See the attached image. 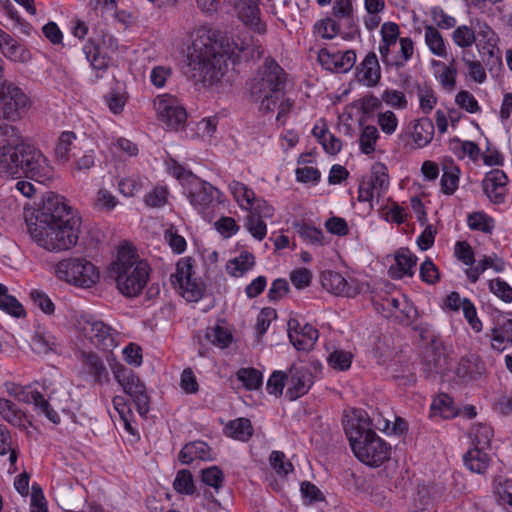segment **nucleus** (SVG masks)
I'll use <instances>...</instances> for the list:
<instances>
[{
    "label": "nucleus",
    "mask_w": 512,
    "mask_h": 512,
    "mask_svg": "<svg viewBox=\"0 0 512 512\" xmlns=\"http://www.w3.org/2000/svg\"><path fill=\"white\" fill-rule=\"evenodd\" d=\"M28 233L32 240L49 252L67 251L79 239L80 221L74 217L65 199L47 193L38 208L26 217Z\"/></svg>",
    "instance_id": "nucleus-1"
},
{
    "label": "nucleus",
    "mask_w": 512,
    "mask_h": 512,
    "mask_svg": "<svg viewBox=\"0 0 512 512\" xmlns=\"http://www.w3.org/2000/svg\"><path fill=\"white\" fill-rule=\"evenodd\" d=\"M233 47L220 51V45L215 39V33L205 26L199 27L192 33V43L188 48L186 76L195 84L205 87L218 82L227 69V55H236L249 47V40H233Z\"/></svg>",
    "instance_id": "nucleus-2"
},
{
    "label": "nucleus",
    "mask_w": 512,
    "mask_h": 512,
    "mask_svg": "<svg viewBox=\"0 0 512 512\" xmlns=\"http://www.w3.org/2000/svg\"><path fill=\"white\" fill-rule=\"evenodd\" d=\"M345 434L355 457L370 467H379L390 459L391 446L373 428L388 432L389 420L370 419L361 409L353 410L343 422Z\"/></svg>",
    "instance_id": "nucleus-3"
},
{
    "label": "nucleus",
    "mask_w": 512,
    "mask_h": 512,
    "mask_svg": "<svg viewBox=\"0 0 512 512\" xmlns=\"http://www.w3.org/2000/svg\"><path fill=\"white\" fill-rule=\"evenodd\" d=\"M287 81L288 74L277 61L265 58L254 77L247 82L250 97L259 103L260 112L267 114L275 110Z\"/></svg>",
    "instance_id": "nucleus-4"
},
{
    "label": "nucleus",
    "mask_w": 512,
    "mask_h": 512,
    "mask_svg": "<svg viewBox=\"0 0 512 512\" xmlns=\"http://www.w3.org/2000/svg\"><path fill=\"white\" fill-rule=\"evenodd\" d=\"M149 275V264L140 259L132 248L122 246L118 249L117 258L110 265V276L123 295H139L147 285Z\"/></svg>",
    "instance_id": "nucleus-5"
},
{
    "label": "nucleus",
    "mask_w": 512,
    "mask_h": 512,
    "mask_svg": "<svg viewBox=\"0 0 512 512\" xmlns=\"http://www.w3.org/2000/svg\"><path fill=\"white\" fill-rule=\"evenodd\" d=\"M0 174L16 179L24 176L45 183L52 179L53 167L39 148L27 142L22 145L16 158L12 157V163L0 170Z\"/></svg>",
    "instance_id": "nucleus-6"
},
{
    "label": "nucleus",
    "mask_w": 512,
    "mask_h": 512,
    "mask_svg": "<svg viewBox=\"0 0 512 512\" xmlns=\"http://www.w3.org/2000/svg\"><path fill=\"white\" fill-rule=\"evenodd\" d=\"M32 107L29 95L15 82L0 81V119L17 122L23 119Z\"/></svg>",
    "instance_id": "nucleus-7"
},
{
    "label": "nucleus",
    "mask_w": 512,
    "mask_h": 512,
    "mask_svg": "<svg viewBox=\"0 0 512 512\" xmlns=\"http://www.w3.org/2000/svg\"><path fill=\"white\" fill-rule=\"evenodd\" d=\"M58 279L82 288H89L99 280L95 265L82 257H71L59 261L55 266Z\"/></svg>",
    "instance_id": "nucleus-8"
},
{
    "label": "nucleus",
    "mask_w": 512,
    "mask_h": 512,
    "mask_svg": "<svg viewBox=\"0 0 512 512\" xmlns=\"http://www.w3.org/2000/svg\"><path fill=\"white\" fill-rule=\"evenodd\" d=\"M115 380L122 387L123 391L128 394L141 416H146L150 410V398L146 392L145 384L131 370L116 362L110 364Z\"/></svg>",
    "instance_id": "nucleus-9"
},
{
    "label": "nucleus",
    "mask_w": 512,
    "mask_h": 512,
    "mask_svg": "<svg viewBox=\"0 0 512 512\" xmlns=\"http://www.w3.org/2000/svg\"><path fill=\"white\" fill-rule=\"evenodd\" d=\"M78 328L85 338L102 351H112L118 346L119 333L101 320L81 316Z\"/></svg>",
    "instance_id": "nucleus-10"
},
{
    "label": "nucleus",
    "mask_w": 512,
    "mask_h": 512,
    "mask_svg": "<svg viewBox=\"0 0 512 512\" xmlns=\"http://www.w3.org/2000/svg\"><path fill=\"white\" fill-rule=\"evenodd\" d=\"M221 192L210 183L194 178L190 183L188 199L205 220L213 218L214 209L221 203Z\"/></svg>",
    "instance_id": "nucleus-11"
},
{
    "label": "nucleus",
    "mask_w": 512,
    "mask_h": 512,
    "mask_svg": "<svg viewBox=\"0 0 512 512\" xmlns=\"http://www.w3.org/2000/svg\"><path fill=\"white\" fill-rule=\"evenodd\" d=\"M170 281L189 302H196L203 296L205 287L194 277L191 258H182L177 262L176 272L171 275Z\"/></svg>",
    "instance_id": "nucleus-12"
},
{
    "label": "nucleus",
    "mask_w": 512,
    "mask_h": 512,
    "mask_svg": "<svg viewBox=\"0 0 512 512\" xmlns=\"http://www.w3.org/2000/svg\"><path fill=\"white\" fill-rule=\"evenodd\" d=\"M154 109L158 119L169 129L179 130L184 127L187 113L176 98L169 95L157 96L154 100Z\"/></svg>",
    "instance_id": "nucleus-13"
},
{
    "label": "nucleus",
    "mask_w": 512,
    "mask_h": 512,
    "mask_svg": "<svg viewBox=\"0 0 512 512\" xmlns=\"http://www.w3.org/2000/svg\"><path fill=\"white\" fill-rule=\"evenodd\" d=\"M26 143L16 126L0 124V170L12 163V157L16 158V154H19L20 148Z\"/></svg>",
    "instance_id": "nucleus-14"
},
{
    "label": "nucleus",
    "mask_w": 512,
    "mask_h": 512,
    "mask_svg": "<svg viewBox=\"0 0 512 512\" xmlns=\"http://www.w3.org/2000/svg\"><path fill=\"white\" fill-rule=\"evenodd\" d=\"M98 40H101L103 45L113 52L118 48V41L113 35L101 31L97 38L89 39L83 46V53L91 67L95 70L104 71L109 66V58L101 53L100 46L97 43Z\"/></svg>",
    "instance_id": "nucleus-15"
},
{
    "label": "nucleus",
    "mask_w": 512,
    "mask_h": 512,
    "mask_svg": "<svg viewBox=\"0 0 512 512\" xmlns=\"http://www.w3.org/2000/svg\"><path fill=\"white\" fill-rule=\"evenodd\" d=\"M318 61L326 70L336 73H346L355 65L356 53L353 50H347L341 53L329 48H321L318 52Z\"/></svg>",
    "instance_id": "nucleus-16"
},
{
    "label": "nucleus",
    "mask_w": 512,
    "mask_h": 512,
    "mask_svg": "<svg viewBox=\"0 0 512 512\" xmlns=\"http://www.w3.org/2000/svg\"><path fill=\"white\" fill-rule=\"evenodd\" d=\"M288 336L298 351H309L315 345L319 333L311 324L301 325L297 319H290L288 321Z\"/></svg>",
    "instance_id": "nucleus-17"
},
{
    "label": "nucleus",
    "mask_w": 512,
    "mask_h": 512,
    "mask_svg": "<svg viewBox=\"0 0 512 512\" xmlns=\"http://www.w3.org/2000/svg\"><path fill=\"white\" fill-rule=\"evenodd\" d=\"M313 384L311 372L303 367L293 365L287 375L286 396L290 400H296L305 395Z\"/></svg>",
    "instance_id": "nucleus-18"
},
{
    "label": "nucleus",
    "mask_w": 512,
    "mask_h": 512,
    "mask_svg": "<svg viewBox=\"0 0 512 512\" xmlns=\"http://www.w3.org/2000/svg\"><path fill=\"white\" fill-rule=\"evenodd\" d=\"M323 288L337 296L354 297L359 288L354 280L347 281L339 272L326 270L321 273Z\"/></svg>",
    "instance_id": "nucleus-19"
},
{
    "label": "nucleus",
    "mask_w": 512,
    "mask_h": 512,
    "mask_svg": "<svg viewBox=\"0 0 512 512\" xmlns=\"http://www.w3.org/2000/svg\"><path fill=\"white\" fill-rule=\"evenodd\" d=\"M507 175L503 170L493 169L482 180V189L494 204H502L506 198Z\"/></svg>",
    "instance_id": "nucleus-20"
},
{
    "label": "nucleus",
    "mask_w": 512,
    "mask_h": 512,
    "mask_svg": "<svg viewBox=\"0 0 512 512\" xmlns=\"http://www.w3.org/2000/svg\"><path fill=\"white\" fill-rule=\"evenodd\" d=\"M234 8L246 26L259 34L266 32V25L260 19L258 0H234Z\"/></svg>",
    "instance_id": "nucleus-21"
},
{
    "label": "nucleus",
    "mask_w": 512,
    "mask_h": 512,
    "mask_svg": "<svg viewBox=\"0 0 512 512\" xmlns=\"http://www.w3.org/2000/svg\"><path fill=\"white\" fill-rule=\"evenodd\" d=\"M16 400L23 403H33L39 413L44 414L52 423L58 424L60 422L59 414L51 408L49 402L40 392L22 386Z\"/></svg>",
    "instance_id": "nucleus-22"
},
{
    "label": "nucleus",
    "mask_w": 512,
    "mask_h": 512,
    "mask_svg": "<svg viewBox=\"0 0 512 512\" xmlns=\"http://www.w3.org/2000/svg\"><path fill=\"white\" fill-rule=\"evenodd\" d=\"M490 339L492 348L499 352L512 343V314L511 317L500 314L495 318Z\"/></svg>",
    "instance_id": "nucleus-23"
},
{
    "label": "nucleus",
    "mask_w": 512,
    "mask_h": 512,
    "mask_svg": "<svg viewBox=\"0 0 512 512\" xmlns=\"http://www.w3.org/2000/svg\"><path fill=\"white\" fill-rule=\"evenodd\" d=\"M356 70L358 81L367 87L376 86L381 79V68L374 52L368 53Z\"/></svg>",
    "instance_id": "nucleus-24"
},
{
    "label": "nucleus",
    "mask_w": 512,
    "mask_h": 512,
    "mask_svg": "<svg viewBox=\"0 0 512 512\" xmlns=\"http://www.w3.org/2000/svg\"><path fill=\"white\" fill-rule=\"evenodd\" d=\"M395 263L389 268V275L393 279H402L405 276H413L417 257L408 249L400 248L394 257Z\"/></svg>",
    "instance_id": "nucleus-25"
},
{
    "label": "nucleus",
    "mask_w": 512,
    "mask_h": 512,
    "mask_svg": "<svg viewBox=\"0 0 512 512\" xmlns=\"http://www.w3.org/2000/svg\"><path fill=\"white\" fill-rule=\"evenodd\" d=\"M485 372V363L474 354L462 357L456 369L457 376L466 382L482 378Z\"/></svg>",
    "instance_id": "nucleus-26"
},
{
    "label": "nucleus",
    "mask_w": 512,
    "mask_h": 512,
    "mask_svg": "<svg viewBox=\"0 0 512 512\" xmlns=\"http://www.w3.org/2000/svg\"><path fill=\"white\" fill-rule=\"evenodd\" d=\"M0 50L2 54L14 62H26L30 53L16 39L0 29Z\"/></svg>",
    "instance_id": "nucleus-27"
},
{
    "label": "nucleus",
    "mask_w": 512,
    "mask_h": 512,
    "mask_svg": "<svg viewBox=\"0 0 512 512\" xmlns=\"http://www.w3.org/2000/svg\"><path fill=\"white\" fill-rule=\"evenodd\" d=\"M421 365L425 378L433 379L443 370L445 357L436 347L428 346L423 353Z\"/></svg>",
    "instance_id": "nucleus-28"
},
{
    "label": "nucleus",
    "mask_w": 512,
    "mask_h": 512,
    "mask_svg": "<svg viewBox=\"0 0 512 512\" xmlns=\"http://www.w3.org/2000/svg\"><path fill=\"white\" fill-rule=\"evenodd\" d=\"M80 359L87 370L93 376L94 381L98 384H104L109 380L108 371L102 359L93 352H81Z\"/></svg>",
    "instance_id": "nucleus-29"
},
{
    "label": "nucleus",
    "mask_w": 512,
    "mask_h": 512,
    "mask_svg": "<svg viewBox=\"0 0 512 512\" xmlns=\"http://www.w3.org/2000/svg\"><path fill=\"white\" fill-rule=\"evenodd\" d=\"M179 461L182 464L189 465L194 460H209L211 459L210 447L203 441H194L186 444L178 455Z\"/></svg>",
    "instance_id": "nucleus-30"
},
{
    "label": "nucleus",
    "mask_w": 512,
    "mask_h": 512,
    "mask_svg": "<svg viewBox=\"0 0 512 512\" xmlns=\"http://www.w3.org/2000/svg\"><path fill=\"white\" fill-rule=\"evenodd\" d=\"M0 415L9 424L21 430L26 429L27 424H30L25 413L16 404L5 398L0 399Z\"/></svg>",
    "instance_id": "nucleus-31"
},
{
    "label": "nucleus",
    "mask_w": 512,
    "mask_h": 512,
    "mask_svg": "<svg viewBox=\"0 0 512 512\" xmlns=\"http://www.w3.org/2000/svg\"><path fill=\"white\" fill-rule=\"evenodd\" d=\"M486 449L473 447L463 456L464 465L474 473L483 474L489 467L490 457Z\"/></svg>",
    "instance_id": "nucleus-32"
},
{
    "label": "nucleus",
    "mask_w": 512,
    "mask_h": 512,
    "mask_svg": "<svg viewBox=\"0 0 512 512\" xmlns=\"http://www.w3.org/2000/svg\"><path fill=\"white\" fill-rule=\"evenodd\" d=\"M424 40L429 51L437 57L446 58L448 55L446 42L438 28L433 25H425Z\"/></svg>",
    "instance_id": "nucleus-33"
},
{
    "label": "nucleus",
    "mask_w": 512,
    "mask_h": 512,
    "mask_svg": "<svg viewBox=\"0 0 512 512\" xmlns=\"http://www.w3.org/2000/svg\"><path fill=\"white\" fill-rule=\"evenodd\" d=\"M454 64V58L451 60L449 65L438 60L432 61V65L434 67L440 68L436 71V79L439 81L442 87L449 92L453 91L456 87L457 69Z\"/></svg>",
    "instance_id": "nucleus-34"
},
{
    "label": "nucleus",
    "mask_w": 512,
    "mask_h": 512,
    "mask_svg": "<svg viewBox=\"0 0 512 512\" xmlns=\"http://www.w3.org/2000/svg\"><path fill=\"white\" fill-rule=\"evenodd\" d=\"M225 435L239 441H248L253 434L251 421L247 418L231 420L224 428Z\"/></svg>",
    "instance_id": "nucleus-35"
},
{
    "label": "nucleus",
    "mask_w": 512,
    "mask_h": 512,
    "mask_svg": "<svg viewBox=\"0 0 512 512\" xmlns=\"http://www.w3.org/2000/svg\"><path fill=\"white\" fill-rule=\"evenodd\" d=\"M434 136V125L429 118H421L413 127L412 138L418 148L428 145Z\"/></svg>",
    "instance_id": "nucleus-36"
},
{
    "label": "nucleus",
    "mask_w": 512,
    "mask_h": 512,
    "mask_svg": "<svg viewBox=\"0 0 512 512\" xmlns=\"http://www.w3.org/2000/svg\"><path fill=\"white\" fill-rule=\"evenodd\" d=\"M228 187L235 201L242 209H252L253 200H255V193L252 189L236 180H232Z\"/></svg>",
    "instance_id": "nucleus-37"
},
{
    "label": "nucleus",
    "mask_w": 512,
    "mask_h": 512,
    "mask_svg": "<svg viewBox=\"0 0 512 512\" xmlns=\"http://www.w3.org/2000/svg\"><path fill=\"white\" fill-rule=\"evenodd\" d=\"M460 169L453 161L445 164L441 176V191L446 195H452L458 189Z\"/></svg>",
    "instance_id": "nucleus-38"
},
{
    "label": "nucleus",
    "mask_w": 512,
    "mask_h": 512,
    "mask_svg": "<svg viewBox=\"0 0 512 512\" xmlns=\"http://www.w3.org/2000/svg\"><path fill=\"white\" fill-rule=\"evenodd\" d=\"M32 350L37 354H48L57 348V339L45 330H37L31 341Z\"/></svg>",
    "instance_id": "nucleus-39"
},
{
    "label": "nucleus",
    "mask_w": 512,
    "mask_h": 512,
    "mask_svg": "<svg viewBox=\"0 0 512 512\" xmlns=\"http://www.w3.org/2000/svg\"><path fill=\"white\" fill-rule=\"evenodd\" d=\"M255 264L254 255L250 252H242L238 257L228 261L226 265L227 272L234 277H241L250 270Z\"/></svg>",
    "instance_id": "nucleus-40"
},
{
    "label": "nucleus",
    "mask_w": 512,
    "mask_h": 512,
    "mask_svg": "<svg viewBox=\"0 0 512 512\" xmlns=\"http://www.w3.org/2000/svg\"><path fill=\"white\" fill-rule=\"evenodd\" d=\"M369 184L376 190V195L380 196L389 187L388 169L383 163L377 162L373 164L371 176L367 180Z\"/></svg>",
    "instance_id": "nucleus-41"
},
{
    "label": "nucleus",
    "mask_w": 512,
    "mask_h": 512,
    "mask_svg": "<svg viewBox=\"0 0 512 512\" xmlns=\"http://www.w3.org/2000/svg\"><path fill=\"white\" fill-rule=\"evenodd\" d=\"M493 435L491 426L483 423L474 424L470 432L473 447L489 449Z\"/></svg>",
    "instance_id": "nucleus-42"
},
{
    "label": "nucleus",
    "mask_w": 512,
    "mask_h": 512,
    "mask_svg": "<svg viewBox=\"0 0 512 512\" xmlns=\"http://www.w3.org/2000/svg\"><path fill=\"white\" fill-rule=\"evenodd\" d=\"M454 28L455 29L451 33V39L457 47L467 49L475 44L477 35L472 27L468 25H460L457 27L455 26Z\"/></svg>",
    "instance_id": "nucleus-43"
},
{
    "label": "nucleus",
    "mask_w": 512,
    "mask_h": 512,
    "mask_svg": "<svg viewBox=\"0 0 512 512\" xmlns=\"http://www.w3.org/2000/svg\"><path fill=\"white\" fill-rule=\"evenodd\" d=\"M0 309L17 318L25 316L21 303L14 296L9 295L7 287L2 284H0Z\"/></svg>",
    "instance_id": "nucleus-44"
},
{
    "label": "nucleus",
    "mask_w": 512,
    "mask_h": 512,
    "mask_svg": "<svg viewBox=\"0 0 512 512\" xmlns=\"http://www.w3.org/2000/svg\"><path fill=\"white\" fill-rule=\"evenodd\" d=\"M431 410L434 414H439L445 419L453 418L457 415L453 399L447 394L438 395L431 404Z\"/></svg>",
    "instance_id": "nucleus-45"
},
{
    "label": "nucleus",
    "mask_w": 512,
    "mask_h": 512,
    "mask_svg": "<svg viewBox=\"0 0 512 512\" xmlns=\"http://www.w3.org/2000/svg\"><path fill=\"white\" fill-rule=\"evenodd\" d=\"M144 187V180L138 174H132L121 178L118 181V189L125 197H133L142 191Z\"/></svg>",
    "instance_id": "nucleus-46"
},
{
    "label": "nucleus",
    "mask_w": 512,
    "mask_h": 512,
    "mask_svg": "<svg viewBox=\"0 0 512 512\" xmlns=\"http://www.w3.org/2000/svg\"><path fill=\"white\" fill-rule=\"evenodd\" d=\"M494 492L501 505H508V512H512V480L498 477L494 483Z\"/></svg>",
    "instance_id": "nucleus-47"
},
{
    "label": "nucleus",
    "mask_w": 512,
    "mask_h": 512,
    "mask_svg": "<svg viewBox=\"0 0 512 512\" xmlns=\"http://www.w3.org/2000/svg\"><path fill=\"white\" fill-rule=\"evenodd\" d=\"M294 227L303 241L311 245H323L324 236L321 229L307 223H296Z\"/></svg>",
    "instance_id": "nucleus-48"
},
{
    "label": "nucleus",
    "mask_w": 512,
    "mask_h": 512,
    "mask_svg": "<svg viewBox=\"0 0 512 512\" xmlns=\"http://www.w3.org/2000/svg\"><path fill=\"white\" fill-rule=\"evenodd\" d=\"M205 338L213 345L226 348L232 342V334L224 327L215 325L206 329Z\"/></svg>",
    "instance_id": "nucleus-49"
},
{
    "label": "nucleus",
    "mask_w": 512,
    "mask_h": 512,
    "mask_svg": "<svg viewBox=\"0 0 512 512\" xmlns=\"http://www.w3.org/2000/svg\"><path fill=\"white\" fill-rule=\"evenodd\" d=\"M236 376L247 390H256L262 384V374L255 368H241Z\"/></svg>",
    "instance_id": "nucleus-50"
},
{
    "label": "nucleus",
    "mask_w": 512,
    "mask_h": 512,
    "mask_svg": "<svg viewBox=\"0 0 512 512\" xmlns=\"http://www.w3.org/2000/svg\"><path fill=\"white\" fill-rule=\"evenodd\" d=\"M468 226L471 230L491 233L494 229V220L484 212H474L468 216Z\"/></svg>",
    "instance_id": "nucleus-51"
},
{
    "label": "nucleus",
    "mask_w": 512,
    "mask_h": 512,
    "mask_svg": "<svg viewBox=\"0 0 512 512\" xmlns=\"http://www.w3.org/2000/svg\"><path fill=\"white\" fill-rule=\"evenodd\" d=\"M201 481L218 492L224 483V474L217 466H210L201 471Z\"/></svg>",
    "instance_id": "nucleus-52"
},
{
    "label": "nucleus",
    "mask_w": 512,
    "mask_h": 512,
    "mask_svg": "<svg viewBox=\"0 0 512 512\" xmlns=\"http://www.w3.org/2000/svg\"><path fill=\"white\" fill-rule=\"evenodd\" d=\"M173 487L178 493L192 495L196 488L191 472L187 469L178 471L173 482Z\"/></svg>",
    "instance_id": "nucleus-53"
},
{
    "label": "nucleus",
    "mask_w": 512,
    "mask_h": 512,
    "mask_svg": "<svg viewBox=\"0 0 512 512\" xmlns=\"http://www.w3.org/2000/svg\"><path fill=\"white\" fill-rule=\"evenodd\" d=\"M417 95L422 112L425 114L430 113L437 103V97L434 90L428 84L419 85L417 88Z\"/></svg>",
    "instance_id": "nucleus-54"
},
{
    "label": "nucleus",
    "mask_w": 512,
    "mask_h": 512,
    "mask_svg": "<svg viewBox=\"0 0 512 512\" xmlns=\"http://www.w3.org/2000/svg\"><path fill=\"white\" fill-rule=\"evenodd\" d=\"M75 139L76 135L74 134V132L64 131L61 133L55 148V155L58 161H68L71 145L73 144Z\"/></svg>",
    "instance_id": "nucleus-55"
},
{
    "label": "nucleus",
    "mask_w": 512,
    "mask_h": 512,
    "mask_svg": "<svg viewBox=\"0 0 512 512\" xmlns=\"http://www.w3.org/2000/svg\"><path fill=\"white\" fill-rule=\"evenodd\" d=\"M378 138L379 132L375 126L368 125L364 127L359 139L361 151L366 155L374 152L375 144Z\"/></svg>",
    "instance_id": "nucleus-56"
},
{
    "label": "nucleus",
    "mask_w": 512,
    "mask_h": 512,
    "mask_svg": "<svg viewBox=\"0 0 512 512\" xmlns=\"http://www.w3.org/2000/svg\"><path fill=\"white\" fill-rule=\"evenodd\" d=\"M455 103L463 110L470 114H475L481 111V107L474 97V95L467 91L461 90L455 97Z\"/></svg>",
    "instance_id": "nucleus-57"
},
{
    "label": "nucleus",
    "mask_w": 512,
    "mask_h": 512,
    "mask_svg": "<svg viewBox=\"0 0 512 512\" xmlns=\"http://www.w3.org/2000/svg\"><path fill=\"white\" fill-rule=\"evenodd\" d=\"M168 189L163 186H156L144 197L145 204L151 208H161L168 201Z\"/></svg>",
    "instance_id": "nucleus-58"
},
{
    "label": "nucleus",
    "mask_w": 512,
    "mask_h": 512,
    "mask_svg": "<svg viewBox=\"0 0 512 512\" xmlns=\"http://www.w3.org/2000/svg\"><path fill=\"white\" fill-rule=\"evenodd\" d=\"M353 355L344 350H334L328 356L329 365L336 370L345 371L350 368Z\"/></svg>",
    "instance_id": "nucleus-59"
},
{
    "label": "nucleus",
    "mask_w": 512,
    "mask_h": 512,
    "mask_svg": "<svg viewBox=\"0 0 512 512\" xmlns=\"http://www.w3.org/2000/svg\"><path fill=\"white\" fill-rule=\"evenodd\" d=\"M9 453V462L15 465L17 462V452L12 448V439L6 426L0 425V455Z\"/></svg>",
    "instance_id": "nucleus-60"
},
{
    "label": "nucleus",
    "mask_w": 512,
    "mask_h": 512,
    "mask_svg": "<svg viewBox=\"0 0 512 512\" xmlns=\"http://www.w3.org/2000/svg\"><path fill=\"white\" fill-rule=\"evenodd\" d=\"M462 311H463L464 318L470 325L471 329L476 333L481 332L483 325L477 315L476 307L470 299L464 298Z\"/></svg>",
    "instance_id": "nucleus-61"
},
{
    "label": "nucleus",
    "mask_w": 512,
    "mask_h": 512,
    "mask_svg": "<svg viewBox=\"0 0 512 512\" xmlns=\"http://www.w3.org/2000/svg\"><path fill=\"white\" fill-rule=\"evenodd\" d=\"M164 239L174 253L181 254L186 250L187 243L185 238L179 235L173 226L165 230Z\"/></svg>",
    "instance_id": "nucleus-62"
},
{
    "label": "nucleus",
    "mask_w": 512,
    "mask_h": 512,
    "mask_svg": "<svg viewBox=\"0 0 512 512\" xmlns=\"http://www.w3.org/2000/svg\"><path fill=\"white\" fill-rule=\"evenodd\" d=\"M490 291L505 302H512V287L500 278L489 281Z\"/></svg>",
    "instance_id": "nucleus-63"
},
{
    "label": "nucleus",
    "mask_w": 512,
    "mask_h": 512,
    "mask_svg": "<svg viewBox=\"0 0 512 512\" xmlns=\"http://www.w3.org/2000/svg\"><path fill=\"white\" fill-rule=\"evenodd\" d=\"M118 204L117 198L107 189H99L96 194L94 206L99 210L111 211Z\"/></svg>",
    "instance_id": "nucleus-64"
}]
</instances>
